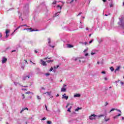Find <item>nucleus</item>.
I'll return each mask as SVG.
<instances>
[{"label": "nucleus", "mask_w": 124, "mask_h": 124, "mask_svg": "<svg viewBox=\"0 0 124 124\" xmlns=\"http://www.w3.org/2000/svg\"><path fill=\"white\" fill-rule=\"evenodd\" d=\"M122 120H124V117H122Z\"/></svg>", "instance_id": "nucleus-64"}, {"label": "nucleus", "mask_w": 124, "mask_h": 124, "mask_svg": "<svg viewBox=\"0 0 124 124\" xmlns=\"http://www.w3.org/2000/svg\"><path fill=\"white\" fill-rule=\"evenodd\" d=\"M81 14H82V13H79L78 15H77V16H80V15H81Z\"/></svg>", "instance_id": "nucleus-57"}, {"label": "nucleus", "mask_w": 124, "mask_h": 124, "mask_svg": "<svg viewBox=\"0 0 124 124\" xmlns=\"http://www.w3.org/2000/svg\"><path fill=\"white\" fill-rule=\"evenodd\" d=\"M58 67H59V65H58L57 66H54V68H58Z\"/></svg>", "instance_id": "nucleus-58"}, {"label": "nucleus", "mask_w": 124, "mask_h": 124, "mask_svg": "<svg viewBox=\"0 0 124 124\" xmlns=\"http://www.w3.org/2000/svg\"><path fill=\"white\" fill-rule=\"evenodd\" d=\"M22 27H27V25L24 24V25H22L19 26H18L16 29L15 30H14V32L12 33V35L17 31L18 29H20V28H22Z\"/></svg>", "instance_id": "nucleus-4"}, {"label": "nucleus", "mask_w": 124, "mask_h": 124, "mask_svg": "<svg viewBox=\"0 0 124 124\" xmlns=\"http://www.w3.org/2000/svg\"><path fill=\"white\" fill-rule=\"evenodd\" d=\"M120 83L121 84L122 86L124 85V83L123 81H121Z\"/></svg>", "instance_id": "nucleus-41"}, {"label": "nucleus", "mask_w": 124, "mask_h": 124, "mask_svg": "<svg viewBox=\"0 0 124 124\" xmlns=\"http://www.w3.org/2000/svg\"><path fill=\"white\" fill-rule=\"evenodd\" d=\"M6 62H7V58L3 57L2 58V63H5Z\"/></svg>", "instance_id": "nucleus-9"}, {"label": "nucleus", "mask_w": 124, "mask_h": 124, "mask_svg": "<svg viewBox=\"0 0 124 124\" xmlns=\"http://www.w3.org/2000/svg\"><path fill=\"white\" fill-rule=\"evenodd\" d=\"M67 48H72V47H73V46H72L70 44H67Z\"/></svg>", "instance_id": "nucleus-20"}, {"label": "nucleus", "mask_w": 124, "mask_h": 124, "mask_svg": "<svg viewBox=\"0 0 124 124\" xmlns=\"http://www.w3.org/2000/svg\"><path fill=\"white\" fill-rule=\"evenodd\" d=\"M104 80H105V81H107V80H108V78L107 77L104 78Z\"/></svg>", "instance_id": "nucleus-45"}, {"label": "nucleus", "mask_w": 124, "mask_h": 124, "mask_svg": "<svg viewBox=\"0 0 124 124\" xmlns=\"http://www.w3.org/2000/svg\"><path fill=\"white\" fill-rule=\"evenodd\" d=\"M101 117H104V115L101 114L98 116V118H101Z\"/></svg>", "instance_id": "nucleus-32"}, {"label": "nucleus", "mask_w": 124, "mask_h": 124, "mask_svg": "<svg viewBox=\"0 0 124 124\" xmlns=\"http://www.w3.org/2000/svg\"><path fill=\"white\" fill-rule=\"evenodd\" d=\"M87 51H88V49H85V50H84V53H86V52H87Z\"/></svg>", "instance_id": "nucleus-54"}, {"label": "nucleus", "mask_w": 124, "mask_h": 124, "mask_svg": "<svg viewBox=\"0 0 124 124\" xmlns=\"http://www.w3.org/2000/svg\"><path fill=\"white\" fill-rule=\"evenodd\" d=\"M53 62H54V60H51L46 61V62H48V63Z\"/></svg>", "instance_id": "nucleus-21"}, {"label": "nucleus", "mask_w": 124, "mask_h": 124, "mask_svg": "<svg viewBox=\"0 0 124 124\" xmlns=\"http://www.w3.org/2000/svg\"><path fill=\"white\" fill-rule=\"evenodd\" d=\"M57 8L58 9L60 8V11L59 12H57V13H56L55 14V17H57V16H59V14H60V13H61V10H62V5L61 6L60 5H57Z\"/></svg>", "instance_id": "nucleus-2"}, {"label": "nucleus", "mask_w": 124, "mask_h": 124, "mask_svg": "<svg viewBox=\"0 0 124 124\" xmlns=\"http://www.w3.org/2000/svg\"><path fill=\"white\" fill-rule=\"evenodd\" d=\"M21 87H23V88H28V86H21Z\"/></svg>", "instance_id": "nucleus-51"}, {"label": "nucleus", "mask_w": 124, "mask_h": 124, "mask_svg": "<svg viewBox=\"0 0 124 124\" xmlns=\"http://www.w3.org/2000/svg\"><path fill=\"white\" fill-rule=\"evenodd\" d=\"M42 6H46L45 2H43L42 4L40 5V7H42Z\"/></svg>", "instance_id": "nucleus-22"}, {"label": "nucleus", "mask_w": 124, "mask_h": 124, "mask_svg": "<svg viewBox=\"0 0 124 124\" xmlns=\"http://www.w3.org/2000/svg\"><path fill=\"white\" fill-rule=\"evenodd\" d=\"M81 109H82V108H77L75 109V111H79V110H81Z\"/></svg>", "instance_id": "nucleus-25"}, {"label": "nucleus", "mask_w": 124, "mask_h": 124, "mask_svg": "<svg viewBox=\"0 0 124 124\" xmlns=\"http://www.w3.org/2000/svg\"><path fill=\"white\" fill-rule=\"evenodd\" d=\"M1 88H2V85H0V89H1Z\"/></svg>", "instance_id": "nucleus-63"}, {"label": "nucleus", "mask_w": 124, "mask_h": 124, "mask_svg": "<svg viewBox=\"0 0 124 124\" xmlns=\"http://www.w3.org/2000/svg\"><path fill=\"white\" fill-rule=\"evenodd\" d=\"M30 62L31 63H32L33 64H34V65H35V63H33V62H32L31 61H30Z\"/></svg>", "instance_id": "nucleus-43"}, {"label": "nucleus", "mask_w": 124, "mask_h": 124, "mask_svg": "<svg viewBox=\"0 0 124 124\" xmlns=\"http://www.w3.org/2000/svg\"><path fill=\"white\" fill-rule=\"evenodd\" d=\"M66 86V85H65V84H64L63 85V87H62V88H64L65 86Z\"/></svg>", "instance_id": "nucleus-61"}, {"label": "nucleus", "mask_w": 124, "mask_h": 124, "mask_svg": "<svg viewBox=\"0 0 124 124\" xmlns=\"http://www.w3.org/2000/svg\"><path fill=\"white\" fill-rule=\"evenodd\" d=\"M49 71H53V67H51L49 70Z\"/></svg>", "instance_id": "nucleus-44"}, {"label": "nucleus", "mask_w": 124, "mask_h": 124, "mask_svg": "<svg viewBox=\"0 0 124 124\" xmlns=\"http://www.w3.org/2000/svg\"><path fill=\"white\" fill-rule=\"evenodd\" d=\"M47 124H52V122L50 121H47Z\"/></svg>", "instance_id": "nucleus-31"}, {"label": "nucleus", "mask_w": 124, "mask_h": 124, "mask_svg": "<svg viewBox=\"0 0 124 124\" xmlns=\"http://www.w3.org/2000/svg\"><path fill=\"white\" fill-rule=\"evenodd\" d=\"M120 68H121V66H118L117 67V68L115 70H116V71H118V70H120Z\"/></svg>", "instance_id": "nucleus-26"}, {"label": "nucleus", "mask_w": 124, "mask_h": 124, "mask_svg": "<svg viewBox=\"0 0 124 124\" xmlns=\"http://www.w3.org/2000/svg\"><path fill=\"white\" fill-rule=\"evenodd\" d=\"M14 84L15 85V86H22L20 83H19V82H14Z\"/></svg>", "instance_id": "nucleus-17"}, {"label": "nucleus", "mask_w": 124, "mask_h": 124, "mask_svg": "<svg viewBox=\"0 0 124 124\" xmlns=\"http://www.w3.org/2000/svg\"><path fill=\"white\" fill-rule=\"evenodd\" d=\"M109 120H110V119H109V118L106 119V116H105V122H108V121H109Z\"/></svg>", "instance_id": "nucleus-28"}, {"label": "nucleus", "mask_w": 124, "mask_h": 124, "mask_svg": "<svg viewBox=\"0 0 124 124\" xmlns=\"http://www.w3.org/2000/svg\"><path fill=\"white\" fill-rule=\"evenodd\" d=\"M115 110H116V111H117V110H118V109H116V108H112V109L110 110V111H109V113H111V112H113V111H115Z\"/></svg>", "instance_id": "nucleus-24"}, {"label": "nucleus", "mask_w": 124, "mask_h": 124, "mask_svg": "<svg viewBox=\"0 0 124 124\" xmlns=\"http://www.w3.org/2000/svg\"><path fill=\"white\" fill-rule=\"evenodd\" d=\"M97 117V115L95 114H91V116H89V120L93 121V120H95V118Z\"/></svg>", "instance_id": "nucleus-3"}, {"label": "nucleus", "mask_w": 124, "mask_h": 124, "mask_svg": "<svg viewBox=\"0 0 124 124\" xmlns=\"http://www.w3.org/2000/svg\"><path fill=\"white\" fill-rule=\"evenodd\" d=\"M93 39H92L91 41H90L89 42V44H91V43H93Z\"/></svg>", "instance_id": "nucleus-38"}, {"label": "nucleus", "mask_w": 124, "mask_h": 124, "mask_svg": "<svg viewBox=\"0 0 124 124\" xmlns=\"http://www.w3.org/2000/svg\"><path fill=\"white\" fill-rule=\"evenodd\" d=\"M11 52L12 53H13L14 52H16V50H12Z\"/></svg>", "instance_id": "nucleus-59"}, {"label": "nucleus", "mask_w": 124, "mask_h": 124, "mask_svg": "<svg viewBox=\"0 0 124 124\" xmlns=\"http://www.w3.org/2000/svg\"><path fill=\"white\" fill-rule=\"evenodd\" d=\"M57 2H58V1L55 0L53 1V2L52 3V4H56V3H57Z\"/></svg>", "instance_id": "nucleus-34"}, {"label": "nucleus", "mask_w": 124, "mask_h": 124, "mask_svg": "<svg viewBox=\"0 0 124 124\" xmlns=\"http://www.w3.org/2000/svg\"><path fill=\"white\" fill-rule=\"evenodd\" d=\"M9 32V30H6V31H5V33L6 34H7Z\"/></svg>", "instance_id": "nucleus-35"}, {"label": "nucleus", "mask_w": 124, "mask_h": 124, "mask_svg": "<svg viewBox=\"0 0 124 124\" xmlns=\"http://www.w3.org/2000/svg\"><path fill=\"white\" fill-rule=\"evenodd\" d=\"M66 94L64 93L62 95V99H65L66 100H67L68 99V96H65Z\"/></svg>", "instance_id": "nucleus-10"}, {"label": "nucleus", "mask_w": 124, "mask_h": 124, "mask_svg": "<svg viewBox=\"0 0 124 124\" xmlns=\"http://www.w3.org/2000/svg\"><path fill=\"white\" fill-rule=\"evenodd\" d=\"M61 92L64 93L65 92H66V88L64 87H62L61 88Z\"/></svg>", "instance_id": "nucleus-16"}, {"label": "nucleus", "mask_w": 124, "mask_h": 124, "mask_svg": "<svg viewBox=\"0 0 124 124\" xmlns=\"http://www.w3.org/2000/svg\"><path fill=\"white\" fill-rule=\"evenodd\" d=\"M73 122H74V120H70V121H69V123L70 124H72V123H73Z\"/></svg>", "instance_id": "nucleus-29"}, {"label": "nucleus", "mask_w": 124, "mask_h": 124, "mask_svg": "<svg viewBox=\"0 0 124 124\" xmlns=\"http://www.w3.org/2000/svg\"><path fill=\"white\" fill-rule=\"evenodd\" d=\"M97 52H98V50H96L95 49H93L92 51V52L91 53V56H93V55H95L96 53H97Z\"/></svg>", "instance_id": "nucleus-8"}, {"label": "nucleus", "mask_w": 124, "mask_h": 124, "mask_svg": "<svg viewBox=\"0 0 124 124\" xmlns=\"http://www.w3.org/2000/svg\"><path fill=\"white\" fill-rule=\"evenodd\" d=\"M9 35H8V34H6V38H7V37H8V36Z\"/></svg>", "instance_id": "nucleus-55"}, {"label": "nucleus", "mask_w": 124, "mask_h": 124, "mask_svg": "<svg viewBox=\"0 0 124 124\" xmlns=\"http://www.w3.org/2000/svg\"><path fill=\"white\" fill-rule=\"evenodd\" d=\"M41 120H42V121H45V120H46V117H44Z\"/></svg>", "instance_id": "nucleus-40"}, {"label": "nucleus", "mask_w": 124, "mask_h": 124, "mask_svg": "<svg viewBox=\"0 0 124 124\" xmlns=\"http://www.w3.org/2000/svg\"><path fill=\"white\" fill-rule=\"evenodd\" d=\"M30 9V7H29V4H27L25 5V7L24 8L25 10H26L27 12H29V9Z\"/></svg>", "instance_id": "nucleus-12"}, {"label": "nucleus", "mask_w": 124, "mask_h": 124, "mask_svg": "<svg viewBox=\"0 0 124 124\" xmlns=\"http://www.w3.org/2000/svg\"><path fill=\"white\" fill-rule=\"evenodd\" d=\"M101 73L102 74H106V73L105 72V71H102Z\"/></svg>", "instance_id": "nucleus-46"}, {"label": "nucleus", "mask_w": 124, "mask_h": 124, "mask_svg": "<svg viewBox=\"0 0 124 124\" xmlns=\"http://www.w3.org/2000/svg\"><path fill=\"white\" fill-rule=\"evenodd\" d=\"M108 105V102H106L105 104V106H107Z\"/></svg>", "instance_id": "nucleus-52"}, {"label": "nucleus", "mask_w": 124, "mask_h": 124, "mask_svg": "<svg viewBox=\"0 0 124 124\" xmlns=\"http://www.w3.org/2000/svg\"><path fill=\"white\" fill-rule=\"evenodd\" d=\"M116 110L117 111H118V112H120V113L118 114V115L114 116L113 117L114 119H118V117L121 116V115L122 114V111H121V110L120 109H116Z\"/></svg>", "instance_id": "nucleus-5"}, {"label": "nucleus", "mask_w": 124, "mask_h": 124, "mask_svg": "<svg viewBox=\"0 0 124 124\" xmlns=\"http://www.w3.org/2000/svg\"><path fill=\"white\" fill-rule=\"evenodd\" d=\"M41 62H42V65H43V66H46V65H47L46 62L44 61L42 59L41 60Z\"/></svg>", "instance_id": "nucleus-13"}, {"label": "nucleus", "mask_w": 124, "mask_h": 124, "mask_svg": "<svg viewBox=\"0 0 124 124\" xmlns=\"http://www.w3.org/2000/svg\"><path fill=\"white\" fill-rule=\"evenodd\" d=\"M22 91H28V90H27L26 89L22 88Z\"/></svg>", "instance_id": "nucleus-50"}, {"label": "nucleus", "mask_w": 124, "mask_h": 124, "mask_svg": "<svg viewBox=\"0 0 124 124\" xmlns=\"http://www.w3.org/2000/svg\"><path fill=\"white\" fill-rule=\"evenodd\" d=\"M110 70H111V71H112V72H113V71L115 70V69H114V67L111 66L110 67Z\"/></svg>", "instance_id": "nucleus-23"}, {"label": "nucleus", "mask_w": 124, "mask_h": 124, "mask_svg": "<svg viewBox=\"0 0 124 124\" xmlns=\"http://www.w3.org/2000/svg\"><path fill=\"white\" fill-rule=\"evenodd\" d=\"M31 93V92L28 91V92H27L26 93V94H30V93Z\"/></svg>", "instance_id": "nucleus-36"}, {"label": "nucleus", "mask_w": 124, "mask_h": 124, "mask_svg": "<svg viewBox=\"0 0 124 124\" xmlns=\"http://www.w3.org/2000/svg\"><path fill=\"white\" fill-rule=\"evenodd\" d=\"M45 108H46V111H48V108H47V107L46 106V105H45Z\"/></svg>", "instance_id": "nucleus-37"}, {"label": "nucleus", "mask_w": 124, "mask_h": 124, "mask_svg": "<svg viewBox=\"0 0 124 124\" xmlns=\"http://www.w3.org/2000/svg\"><path fill=\"white\" fill-rule=\"evenodd\" d=\"M25 110H29V108H23L20 111V114H22L23 113V111H25Z\"/></svg>", "instance_id": "nucleus-15"}, {"label": "nucleus", "mask_w": 124, "mask_h": 124, "mask_svg": "<svg viewBox=\"0 0 124 124\" xmlns=\"http://www.w3.org/2000/svg\"><path fill=\"white\" fill-rule=\"evenodd\" d=\"M46 93H47V95H51V93H52V92H47L44 93V94H46Z\"/></svg>", "instance_id": "nucleus-19"}, {"label": "nucleus", "mask_w": 124, "mask_h": 124, "mask_svg": "<svg viewBox=\"0 0 124 124\" xmlns=\"http://www.w3.org/2000/svg\"><path fill=\"white\" fill-rule=\"evenodd\" d=\"M22 97L23 99H24V98H25V94H22Z\"/></svg>", "instance_id": "nucleus-39"}, {"label": "nucleus", "mask_w": 124, "mask_h": 124, "mask_svg": "<svg viewBox=\"0 0 124 124\" xmlns=\"http://www.w3.org/2000/svg\"><path fill=\"white\" fill-rule=\"evenodd\" d=\"M109 7H113V4H110Z\"/></svg>", "instance_id": "nucleus-49"}, {"label": "nucleus", "mask_w": 124, "mask_h": 124, "mask_svg": "<svg viewBox=\"0 0 124 124\" xmlns=\"http://www.w3.org/2000/svg\"><path fill=\"white\" fill-rule=\"evenodd\" d=\"M81 44H84L85 45H87V44H88V42H85L84 43L81 42Z\"/></svg>", "instance_id": "nucleus-30"}, {"label": "nucleus", "mask_w": 124, "mask_h": 124, "mask_svg": "<svg viewBox=\"0 0 124 124\" xmlns=\"http://www.w3.org/2000/svg\"><path fill=\"white\" fill-rule=\"evenodd\" d=\"M30 76L28 75V76H24L22 78V80L23 81H26V80H28V79H30Z\"/></svg>", "instance_id": "nucleus-7"}, {"label": "nucleus", "mask_w": 124, "mask_h": 124, "mask_svg": "<svg viewBox=\"0 0 124 124\" xmlns=\"http://www.w3.org/2000/svg\"><path fill=\"white\" fill-rule=\"evenodd\" d=\"M24 61L25 62V63H27V64H28V61L26 60H25Z\"/></svg>", "instance_id": "nucleus-53"}, {"label": "nucleus", "mask_w": 124, "mask_h": 124, "mask_svg": "<svg viewBox=\"0 0 124 124\" xmlns=\"http://www.w3.org/2000/svg\"><path fill=\"white\" fill-rule=\"evenodd\" d=\"M41 90H43L44 91H45V90H46L45 88H44V87H41Z\"/></svg>", "instance_id": "nucleus-42"}, {"label": "nucleus", "mask_w": 124, "mask_h": 124, "mask_svg": "<svg viewBox=\"0 0 124 124\" xmlns=\"http://www.w3.org/2000/svg\"><path fill=\"white\" fill-rule=\"evenodd\" d=\"M85 57H88V56H89V53H86L85 54Z\"/></svg>", "instance_id": "nucleus-48"}, {"label": "nucleus", "mask_w": 124, "mask_h": 124, "mask_svg": "<svg viewBox=\"0 0 124 124\" xmlns=\"http://www.w3.org/2000/svg\"><path fill=\"white\" fill-rule=\"evenodd\" d=\"M74 97H80L81 95L80 94H76L74 95Z\"/></svg>", "instance_id": "nucleus-18"}, {"label": "nucleus", "mask_w": 124, "mask_h": 124, "mask_svg": "<svg viewBox=\"0 0 124 124\" xmlns=\"http://www.w3.org/2000/svg\"><path fill=\"white\" fill-rule=\"evenodd\" d=\"M77 0H71L70 1V0H67V3H72V2H73L74 1H77Z\"/></svg>", "instance_id": "nucleus-14"}, {"label": "nucleus", "mask_w": 124, "mask_h": 124, "mask_svg": "<svg viewBox=\"0 0 124 124\" xmlns=\"http://www.w3.org/2000/svg\"><path fill=\"white\" fill-rule=\"evenodd\" d=\"M37 98L38 100H41V98L39 95H37Z\"/></svg>", "instance_id": "nucleus-27"}, {"label": "nucleus", "mask_w": 124, "mask_h": 124, "mask_svg": "<svg viewBox=\"0 0 124 124\" xmlns=\"http://www.w3.org/2000/svg\"><path fill=\"white\" fill-rule=\"evenodd\" d=\"M49 97H50V98H52V97H53L52 95H51L50 94V95H49Z\"/></svg>", "instance_id": "nucleus-56"}, {"label": "nucleus", "mask_w": 124, "mask_h": 124, "mask_svg": "<svg viewBox=\"0 0 124 124\" xmlns=\"http://www.w3.org/2000/svg\"><path fill=\"white\" fill-rule=\"evenodd\" d=\"M50 43H51V38H48V44H49V46L50 47H51L52 48H54L55 46H52L51 45H50Z\"/></svg>", "instance_id": "nucleus-11"}, {"label": "nucleus", "mask_w": 124, "mask_h": 124, "mask_svg": "<svg viewBox=\"0 0 124 124\" xmlns=\"http://www.w3.org/2000/svg\"><path fill=\"white\" fill-rule=\"evenodd\" d=\"M70 110H71V107L70 108H68L67 109L68 112H71Z\"/></svg>", "instance_id": "nucleus-33"}, {"label": "nucleus", "mask_w": 124, "mask_h": 124, "mask_svg": "<svg viewBox=\"0 0 124 124\" xmlns=\"http://www.w3.org/2000/svg\"><path fill=\"white\" fill-rule=\"evenodd\" d=\"M23 31H38V30H32L31 28H25L23 29Z\"/></svg>", "instance_id": "nucleus-6"}, {"label": "nucleus", "mask_w": 124, "mask_h": 124, "mask_svg": "<svg viewBox=\"0 0 124 124\" xmlns=\"http://www.w3.org/2000/svg\"><path fill=\"white\" fill-rule=\"evenodd\" d=\"M120 81V79H118L117 81H115V83H118V82Z\"/></svg>", "instance_id": "nucleus-60"}, {"label": "nucleus", "mask_w": 124, "mask_h": 124, "mask_svg": "<svg viewBox=\"0 0 124 124\" xmlns=\"http://www.w3.org/2000/svg\"><path fill=\"white\" fill-rule=\"evenodd\" d=\"M120 22H118V25L121 26L123 29H124V16H122L121 17L119 18Z\"/></svg>", "instance_id": "nucleus-1"}, {"label": "nucleus", "mask_w": 124, "mask_h": 124, "mask_svg": "<svg viewBox=\"0 0 124 124\" xmlns=\"http://www.w3.org/2000/svg\"><path fill=\"white\" fill-rule=\"evenodd\" d=\"M34 53H38V52L36 51V50H34Z\"/></svg>", "instance_id": "nucleus-62"}, {"label": "nucleus", "mask_w": 124, "mask_h": 124, "mask_svg": "<svg viewBox=\"0 0 124 124\" xmlns=\"http://www.w3.org/2000/svg\"><path fill=\"white\" fill-rule=\"evenodd\" d=\"M46 76H50V74H49V73H46Z\"/></svg>", "instance_id": "nucleus-47"}]
</instances>
